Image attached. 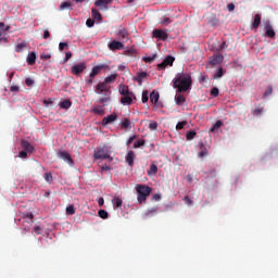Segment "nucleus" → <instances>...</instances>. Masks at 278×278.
Wrapping results in <instances>:
<instances>
[{
    "mask_svg": "<svg viewBox=\"0 0 278 278\" xmlns=\"http://www.w3.org/2000/svg\"><path fill=\"white\" fill-rule=\"evenodd\" d=\"M148 100H149L148 91H143V93H142V102H143V103H147Z\"/></svg>",
    "mask_w": 278,
    "mask_h": 278,
    "instance_id": "13d9d810",
    "label": "nucleus"
},
{
    "mask_svg": "<svg viewBox=\"0 0 278 278\" xmlns=\"http://www.w3.org/2000/svg\"><path fill=\"white\" fill-rule=\"evenodd\" d=\"M112 2V0H97L94 2V5L99 7L101 11H106L109 10V4H111Z\"/></svg>",
    "mask_w": 278,
    "mask_h": 278,
    "instance_id": "9b49d317",
    "label": "nucleus"
},
{
    "mask_svg": "<svg viewBox=\"0 0 278 278\" xmlns=\"http://www.w3.org/2000/svg\"><path fill=\"white\" fill-rule=\"evenodd\" d=\"M152 36H167V34L162 29H154Z\"/></svg>",
    "mask_w": 278,
    "mask_h": 278,
    "instance_id": "37998d69",
    "label": "nucleus"
},
{
    "mask_svg": "<svg viewBox=\"0 0 278 278\" xmlns=\"http://www.w3.org/2000/svg\"><path fill=\"white\" fill-rule=\"evenodd\" d=\"M41 227H39V226H35L34 227V231L37 233V235H40L41 233Z\"/></svg>",
    "mask_w": 278,
    "mask_h": 278,
    "instance_id": "69168bd1",
    "label": "nucleus"
},
{
    "mask_svg": "<svg viewBox=\"0 0 278 278\" xmlns=\"http://www.w3.org/2000/svg\"><path fill=\"white\" fill-rule=\"evenodd\" d=\"M197 132L194 130H190L186 134V140H194Z\"/></svg>",
    "mask_w": 278,
    "mask_h": 278,
    "instance_id": "c9c22d12",
    "label": "nucleus"
},
{
    "mask_svg": "<svg viewBox=\"0 0 278 278\" xmlns=\"http://www.w3.org/2000/svg\"><path fill=\"white\" fill-rule=\"evenodd\" d=\"M121 127L124 128V129H127V128H130V121L125 118L122 124H121Z\"/></svg>",
    "mask_w": 278,
    "mask_h": 278,
    "instance_id": "79ce46f5",
    "label": "nucleus"
},
{
    "mask_svg": "<svg viewBox=\"0 0 278 278\" xmlns=\"http://www.w3.org/2000/svg\"><path fill=\"white\" fill-rule=\"evenodd\" d=\"M225 61V56L222 53H214L212 56L208 58V65L215 67L217 65L223 64Z\"/></svg>",
    "mask_w": 278,
    "mask_h": 278,
    "instance_id": "39448f33",
    "label": "nucleus"
},
{
    "mask_svg": "<svg viewBox=\"0 0 278 278\" xmlns=\"http://www.w3.org/2000/svg\"><path fill=\"white\" fill-rule=\"evenodd\" d=\"M135 53H136V50H135L134 48H129V49L125 50V52H124V54H125L126 56H131V55H134Z\"/></svg>",
    "mask_w": 278,
    "mask_h": 278,
    "instance_id": "49530a36",
    "label": "nucleus"
},
{
    "mask_svg": "<svg viewBox=\"0 0 278 278\" xmlns=\"http://www.w3.org/2000/svg\"><path fill=\"white\" fill-rule=\"evenodd\" d=\"M186 102V98L184 96L176 97V105H182Z\"/></svg>",
    "mask_w": 278,
    "mask_h": 278,
    "instance_id": "4c0bfd02",
    "label": "nucleus"
},
{
    "mask_svg": "<svg viewBox=\"0 0 278 278\" xmlns=\"http://www.w3.org/2000/svg\"><path fill=\"white\" fill-rule=\"evenodd\" d=\"M72 105H73V103L68 99H66L60 103V108L64 109V110L71 109Z\"/></svg>",
    "mask_w": 278,
    "mask_h": 278,
    "instance_id": "bb28decb",
    "label": "nucleus"
},
{
    "mask_svg": "<svg viewBox=\"0 0 278 278\" xmlns=\"http://www.w3.org/2000/svg\"><path fill=\"white\" fill-rule=\"evenodd\" d=\"M172 83L174 89H178V92H187L192 86V76L189 73H178Z\"/></svg>",
    "mask_w": 278,
    "mask_h": 278,
    "instance_id": "f257e3e1",
    "label": "nucleus"
},
{
    "mask_svg": "<svg viewBox=\"0 0 278 278\" xmlns=\"http://www.w3.org/2000/svg\"><path fill=\"white\" fill-rule=\"evenodd\" d=\"M108 48L112 52L125 50V43L118 40H112L108 43Z\"/></svg>",
    "mask_w": 278,
    "mask_h": 278,
    "instance_id": "0eeeda50",
    "label": "nucleus"
},
{
    "mask_svg": "<svg viewBox=\"0 0 278 278\" xmlns=\"http://www.w3.org/2000/svg\"><path fill=\"white\" fill-rule=\"evenodd\" d=\"M146 77H147L146 72H139L137 73L136 81L139 83V85L141 86L142 79H144Z\"/></svg>",
    "mask_w": 278,
    "mask_h": 278,
    "instance_id": "c85d7f7f",
    "label": "nucleus"
},
{
    "mask_svg": "<svg viewBox=\"0 0 278 278\" xmlns=\"http://www.w3.org/2000/svg\"><path fill=\"white\" fill-rule=\"evenodd\" d=\"M94 92L98 94H111V85H108L105 81L98 83Z\"/></svg>",
    "mask_w": 278,
    "mask_h": 278,
    "instance_id": "423d86ee",
    "label": "nucleus"
},
{
    "mask_svg": "<svg viewBox=\"0 0 278 278\" xmlns=\"http://www.w3.org/2000/svg\"><path fill=\"white\" fill-rule=\"evenodd\" d=\"M225 49H227V41L224 39L218 40V45L215 46V50L217 53L223 52Z\"/></svg>",
    "mask_w": 278,
    "mask_h": 278,
    "instance_id": "2eb2a0df",
    "label": "nucleus"
},
{
    "mask_svg": "<svg viewBox=\"0 0 278 278\" xmlns=\"http://www.w3.org/2000/svg\"><path fill=\"white\" fill-rule=\"evenodd\" d=\"M111 100V93H104L103 98H100L97 102L100 104L108 103Z\"/></svg>",
    "mask_w": 278,
    "mask_h": 278,
    "instance_id": "c756f323",
    "label": "nucleus"
},
{
    "mask_svg": "<svg viewBox=\"0 0 278 278\" xmlns=\"http://www.w3.org/2000/svg\"><path fill=\"white\" fill-rule=\"evenodd\" d=\"M112 204L114 208H122L123 207V200H121V198H113L112 200Z\"/></svg>",
    "mask_w": 278,
    "mask_h": 278,
    "instance_id": "aec40b11",
    "label": "nucleus"
},
{
    "mask_svg": "<svg viewBox=\"0 0 278 278\" xmlns=\"http://www.w3.org/2000/svg\"><path fill=\"white\" fill-rule=\"evenodd\" d=\"M23 219H29V222L26 220V223L30 224L34 219V215L31 213L23 214Z\"/></svg>",
    "mask_w": 278,
    "mask_h": 278,
    "instance_id": "a19ab883",
    "label": "nucleus"
},
{
    "mask_svg": "<svg viewBox=\"0 0 278 278\" xmlns=\"http://www.w3.org/2000/svg\"><path fill=\"white\" fill-rule=\"evenodd\" d=\"M184 202H185V204H187L188 206L193 205V201L191 200V198H189V195H185Z\"/></svg>",
    "mask_w": 278,
    "mask_h": 278,
    "instance_id": "8fccbe9b",
    "label": "nucleus"
},
{
    "mask_svg": "<svg viewBox=\"0 0 278 278\" xmlns=\"http://www.w3.org/2000/svg\"><path fill=\"white\" fill-rule=\"evenodd\" d=\"M126 163L128 164L129 167L134 166V160H135V154L134 151H129L128 154L125 157Z\"/></svg>",
    "mask_w": 278,
    "mask_h": 278,
    "instance_id": "dca6fc26",
    "label": "nucleus"
},
{
    "mask_svg": "<svg viewBox=\"0 0 278 278\" xmlns=\"http://www.w3.org/2000/svg\"><path fill=\"white\" fill-rule=\"evenodd\" d=\"M72 59V52H66V56L64 59V62H68Z\"/></svg>",
    "mask_w": 278,
    "mask_h": 278,
    "instance_id": "e2e57ef3",
    "label": "nucleus"
},
{
    "mask_svg": "<svg viewBox=\"0 0 278 278\" xmlns=\"http://www.w3.org/2000/svg\"><path fill=\"white\" fill-rule=\"evenodd\" d=\"M11 26L0 22V36L10 34Z\"/></svg>",
    "mask_w": 278,
    "mask_h": 278,
    "instance_id": "f3484780",
    "label": "nucleus"
},
{
    "mask_svg": "<svg viewBox=\"0 0 278 278\" xmlns=\"http://www.w3.org/2000/svg\"><path fill=\"white\" fill-rule=\"evenodd\" d=\"M21 147H22V149H23L25 152H27V153H29V154L34 153V151H35L34 146L30 144L27 140H22V141H21Z\"/></svg>",
    "mask_w": 278,
    "mask_h": 278,
    "instance_id": "ddd939ff",
    "label": "nucleus"
},
{
    "mask_svg": "<svg viewBox=\"0 0 278 278\" xmlns=\"http://www.w3.org/2000/svg\"><path fill=\"white\" fill-rule=\"evenodd\" d=\"M144 144H146L144 139L138 140L137 142H135L134 149H140V147H144Z\"/></svg>",
    "mask_w": 278,
    "mask_h": 278,
    "instance_id": "ea45409f",
    "label": "nucleus"
},
{
    "mask_svg": "<svg viewBox=\"0 0 278 278\" xmlns=\"http://www.w3.org/2000/svg\"><path fill=\"white\" fill-rule=\"evenodd\" d=\"M45 180L48 182V184H52L53 181V176L51 173H46L45 174Z\"/></svg>",
    "mask_w": 278,
    "mask_h": 278,
    "instance_id": "a18cd8bd",
    "label": "nucleus"
},
{
    "mask_svg": "<svg viewBox=\"0 0 278 278\" xmlns=\"http://www.w3.org/2000/svg\"><path fill=\"white\" fill-rule=\"evenodd\" d=\"M20 157L26 159L27 157V151H20Z\"/></svg>",
    "mask_w": 278,
    "mask_h": 278,
    "instance_id": "338daca9",
    "label": "nucleus"
},
{
    "mask_svg": "<svg viewBox=\"0 0 278 278\" xmlns=\"http://www.w3.org/2000/svg\"><path fill=\"white\" fill-rule=\"evenodd\" d=\"M187 125V122H178V124H176V129L181 130L184 129V127Z\"/></svg>",
    "mask_w": 278,
    "mask_h": 278,
    "instance_id": "603ef678",
    "label": "nucleus"
},
{
    "mask_svg": "<svg viewBox=\"0 0 278 278\" xmlns=\"http://www.w3.org/2000/svg\"><path fill=\"white\" fill-rule=\"evenodd\" d=\"M91 16H92V18L98 20V21L102 20V14L97 9L91 10Z\"/></svg>",
    "mask_w": 278,
    "mask_h": 278,
    "instance_id": "cd10ccee",
    "label": "nucleus"
},
{
    "mask_svg": "<svg viewBox=\"0 0 278 278\" xmlns=\"http://www.w3.org/2000/svg\"><path fill=\"white\" fill-rule=\"evenodd\" d=\"M117 119H118V115L114 113V114H111V115H108L106 117H104L101 122V125L108 126L109 124H112Z\"/></svg>",
    "mask_w": 278,
    "mask_h": 278,
    "instance_id": "f8f14e48",
    "label": "nucleus"
},
{
    "mask_svg": "<svg viewBox=\"0 0 278 278\" xmlns=\"http://www.w3.org/2000/svg\"><path fill=\"white\" fill-rule=\"evenodd\" d=\"M117 36H127V29H125V27H119L117 30Z\"/></svg>",
    "mask_w": 278,
    "mask_h": 278,
    "instance_id": "09e8293b",
    "label": "nucleus"
},
{
    "mask_svg": "<svg viewBox=\"0 0 278 278\" xmlns=\"http://www.w3.org/2000/svg\"><path fill=\"white\" fill-rule=\"evenodd\" d=\"M58 156L64 162H66L67 164H70V166L73 167L75 165L74 160L72 159L71 154L67 151H59Z\"/></svg>",
    "mask_w": 278,
    "mask_h": 278,
    "instance_id": "6e6552de",
    "label": "nucleus"
},
{
    "mask_svg": "<svg viewBox=\"0 0 278 278\" xmlns=\"http://www.w3.org/2000/svg\"><path fill=\"white\" fill-rule=\"evenodd\" d=\"M157 126H159V124H157L156 122H151L150 125H149V128H150L151 130H156V129H157Z\"/></svg>",
    "mask_w": 278,
    "mask_h": 278,
    "instance_id": "4d7b16f0",
    "label": "nucleus"
},
{
    "mask_svg": "<svg viewBox=\"0 0 278 278\" xmlns=\"http://www.w3.org/2000/svg\"><path fill=\"white\" fill-rule=\"evenodd\" d=\"M261 22H262L261 15H260V14H256L255 17H254L253 25H252L253 28L256 29V28L260 26Z\"/></svg>",
    "mask_w": 278,
    "mask_h": 278,
    "instance_id": "7c9ffc66",
    "label": "nucleus"
},
{
    "mask_svg": "<svg viewBox=\"0 0 278 278\" xmlns=\"http://www.w3.org/2000/svg\"><path fill=\"white\" fill-rule=\"evenodd\" d=\"M223 125H224V123H223L222 121H217V122L213 125V127L210 129V131L213 132V131L219 129Z\"/></svg>",
    "mask_w": 278,
    "mask_h": 278,
    "instance_id": "f704fd0d",
    "label": "nucleus"
},
{
    "mask_svg": "<svg viewBox=\"0 0 278 278\" xmlns=\"http://www.w3.org/2000/svg\"><path fill=\"white\" fill-rule=\"evenodd\" d=\"M71 8H72V2L70 1L61 3V7H60L61 11L68 10Z\"/></svg>",
    "mask_w": 278,
    "mask_h": 278,
    "instance_id": "e433bc0d",
    "label": "nucleus"
},
{
    "mask_svg": "<svg viewBox=\"0 0 278 278\" xmlns=\"http://www.w3.org/2000/svg\"><path fill=\"white\" fill-rule=\"evenodd\" d=\"M132 93H128V96H124L121 99V103L124 105H130L132 103V99H131Z\"/></svg>",
    "mask_w": 278,
    "mask_h": 278,
    "instance_id": "a211bd4d",
    "label": "nucleus"
},
{
    "mask_svg": "<svg viewBox=\"0 0 278 278\" xmlns=\"http://www.w3.org/2000/svg\"><path fill=\"white\" fill-rule=\"evenodd\" d=\"M273 93V87H268V89H266L265 93H264V97H268Z\"/></svg>",
    "mask_w": 278,
    "mask_h": 278,
    "instance_id": "bf43d9fd",
    "label": "nucleus"
},
{
    "mask_svg": "<svg viewBox=\"0 0 278 278\" xmlns=\"http://www.w3.org/2000/svg\"><path fill=\"white\" fill-rule=\"evenodd\" d=\"M87 70V64L85 62H79L77 64H74L72 66V75L76 76V77H80L81 74Z\"/></svg>",
    "mask_w": 278,
    "mask_h": 278,
    "instance_id": "20e7f679",
    "label": "nucleus"
},
{
    "mask_svg": "<svg viewBox=\"0 0 278 278\" xmlns=\"http://www.w3.org/2000/svg\"><path fill=\"white\" fill-rule=\"evenodd\" d=\"M117 79V74L109 75L104 78V83L109 86V84H113Z\"/></svg>",
    "mask_w": 278,
    "mask_h": 278,
    "instance_id": "4be33fe9",
    "label": "nucleus"
},
{
    "mask_svg": "<svg viewBox=\"0 0 278 278\" xmlns=\"http://www.w3.org/2000/svg\"><path fill=\"white\" fill-rule=\"evenodd\" d=\"M60 50L63 51L65 48L68 47V45L66 42H60Z\"/></svg>",
    "mask_w": 278,
    "mask_h": 278,
    "instance_id": "0e129e2a",
    "label": "nucleus"
},
{
    "mask_svg": "<svg viewBox=\"0 0 278 278\" xmlns=\"http://www.w3.org/2000/svg\"><path fill=\"white\" fill-rule=\"evenodd\" d=\"M36 59H37L36 53L35 52H30L28 58H27V64L29 66H33L35 64V62H36Z\"/></svg>",
    "mask_w": 278,
    "mask_h": 278,
    "instance_id": "412c9836",
    "label": "nucleus"
},
{
    "mask_svg": "<svg viewBox=\"0 0 278 278\" xmlns=\"http://www.w3.org/2000/svg\"><path fill=\"white\" fill-rule=\"evenodd\" d=\"M98 215H99V217L102 218V219L109 218V213H108L105 210H100V211L98 212Z\"/></svg>",
    "mask_w": 278,
    "mask_h": 278,
    "instance_id": "58836bf2",
    "label": "nucleus"
},
{
    "mask_svg": "<svg viewBox=\"0 0 278 278\" xmlns=\"http://www.w3.org/2000/svg\"><path fill=\"white\" fill-rule=\"evenodd\" d=\"M263 111H264L263 108H258V109H256V110H253V111H252V114H253L254 116H260V115L263 113Z\"/></svg>",
    "mask_w": 278,
    "mask_h": 278,
    "instance_id": "3c124183",
    "label": "nucleus"
},
{
    "mask_svg": "<svg viewBox=\"0 0 278 278\" xmlns=\"http://www.w3.org/2000/svg\"><path fill=\"white\" fill-rule=\"evenodd\" d=\"M200 150H201L199 152V157L200 159H203V157L208 155V150L204 147V143L201 144Z\"/></svg>",
    "mask_w": 278,
    "mask_h": 278,
    "instance_id": "a878e982",
    "label": "nucleus"
},
{
    "mask_svg": "<svg viewBox=\"0 0 278 278\" xmlns=\"http://www.w3.org/2000/svg\"><path fill=\"white\" fill-rule=\"evenodd\" d=\"M106 68L105 64L96 65L91 68L89 73V78H96L103 70Z\"/></svg>",
    "mask_w": 278,
    "mask_h": 278,
    "instance_id": "1a4fd4ad",
    "label": "nucleus"
},
{
    "mask_svg": "<svg viewBox=\"0 0 278 278\" xmlns=\"http://www.w3.org/2000/svg\"><path fill=\"white\" fill-rule=\"evenodd\" d=\"M156 59V54H153L152 56H143L142 61L148 64H152L154 60Z\"/></svg>",
    "mask_w": 278,
    "mask_h": 278,
    "instance_id": "473e14b6",
    "label": "nucleus"
},
{
    "mask_svg": "<svg viewBox=\"0 0 278 278\" xmlns=\"http://www.w3.org/2000/svg\"><path fill=\"white\" fill-rule=\"evenodd\" d=\"M93 157L94 160H113L111 157V150L105 144H100L98 148L94 149Z\"/></svg>",
    "mask_w": 278,
    "mask_h": 278,
    "instance_id": "f03ea898",
    "label": "nucleus"
},
{
    "mask_svg": "<svg viewBox=\"0 0 278 278\" xmlns=\"http://www.w3.org/2000/svg\"><path fill=\"white\" fill-rule=\"evenodd\" d=\"M228 11L233 12L236 10V5L233 3H230L227 5Z\"/></svg>",
    "mask_w": 278,
    "mask_h": 278,
    "instance_id": "680f3d73",
    "label": "nucleus"
},
{
    "mask_svg": "<svg viewBox=\"0 0 278 278\" xmlns=\"http://www.w3.org/2000/svg\"><path fill=\"white\" fill-rule=\"evenodd\" d=\"M211 96L213 98H217L219 96V89L218 87H213V89H211Z\"/></svg>",
    "mask_w": 278,
    "mask_h": 278,
    "instance_id": "c03bdc74",
    "label": "nucleus"
},
{
    "mask_svg": "<svg viewBox=\"0 0 278 278\" xmlns=\"http://www.w3.org/2000/svg\"><path fill=\"white\" fill-rule=\"evenodd\" d=\"M25 84H26L27 87H31V86H34L35 80L29 78V77H27L26 80H25Z\"/></svg>",
    "mask_w": 278,
    "mask_h": 278,
    "instance_id": "6e6d98bb",
    "label": "nucleus"
},
{
    "mask_svg": "<svg viewBox=\"0 0 278 278\" xmlns=\"http://www.w3.org/2000/svg\"><path fill=\"white\" fill-rule=\"evenodd\" d=\"M92 112L98 114V115H104L105 114V111H104L103 106H94L92 109Z\"/></svg>",
    "mask_w": 278,
    "mask_h": 278,
    "instance_id": "2f4dec72",
    "label": "nucleus"
},
{
    "mask_svg": "<svg viewBox=\"0 0 278 278\" xmlns=\"http://www.w3.org/2000/svg\"><path fill=\"white\" fill-rule=\"evenodd\" d=\"M224 75H225L224 68H223V67H218V68L216 70V73L214 74L213 78H214V79H219V78H223Z\"/></svg>",
    "mask_w": 278,
    "mask_h": 278,
    "instance_id": "393cba45",
    "label": "nucleus"
},
{
    "mask_svg": "<svg viewBox=\"0 0 278 278\" xmlns=\"http://www.w3.org/2000/svg\"><path fill=\"white\" fill-rule=\"evenodd\" d=\"M173 21L169 17H163L161 21V24L167 26L168 24H170Z\"/></svg>",
    "mask_w": 278,
    "mask_h": 278,
    "instance_id": "5fc2aeb1",
    "label": "nucleus"
},
{
    "mask_svg": "<svg viewBox=\"0 0 278 278\" xmlns=\"http://www.w3.org/2000/svg\"><path fill=\"white\" fill-rule=\"evenodd\" d=\"M119 93L122 96L132 94L131 91H129V87H127V85H119Z\"/></svg>",
    "mask_w": 278,
    "mask_h": 278,
    "instance_id": "6ab92c4d",
    "label": "nucleus"
},
{
    "mask_svg": "<svg viewBox=\"0 0 278 278\" xmlns=\"http://www.w3.org/2000/svg\"><path fill=\"white\" fill-rule=\"evenodd\" d=\"M86 25H87L88 27H92V26L94 25V20L88 18V20L86 21Z\"/></svg>",
    "mask_w": 278,
    "mask_h": 278,
    "instance_id": "052dcab7",
    "label": "nucleus"
},
{
    "mask_svg": "<svg viewBox=\"0 0 278 278\" xmlns=\"http://www.w3.org/2000/svg\"><path fill=\"white\" fill-rule=\"evenodd\" d=\"M265 36H276V33L269 21L265 23Z\"/></svg>",
    "mask_w": 278,
    "mask_h": 278,
    "instance_id": "4468645a",
    "label": "nucleus"
},
{
    "mask_svg": "<svg viewBox=\"0 0 278 278\" xmlns=\"http://www.w3.org/2000/svg\"><path fill=\"white\" fill-rule=\"evenodd\" d=\"M25 49H26V43L25 42H21V43L16 45L15 52L21 53Z\"/></svg>",
    "mask_w": 278,
    "mask_h": 278,
    "instance_id": "72a5a7b5",
    "label": "nucleus"
},
{
    "mask_svg": "<svg viewBox=\"0 0 278 278\" xmlns=\"http://www.w3.org/2000/svg\"><path fill=\"white\" fill-rule=\"evenodd\" d=\"M175 62V58L172 55H168L162 63L157 65L159 70H165L167 66H173Z\"/></svg>",
    "mask_w": 278,
    "mask_h": 278,
    "instance_id": "9d476101",
    "label": "nucleus"
},
{
    "mask_svg": "<svg viewBox=\"0 0 278 278\" xmlns=\"http://www.w3.org/2000/svg\"><path fill=\"white\" fill-rule=\"evenodd\" d=\"M10 91L17 92L18 91V86L13 85L12 87H10Z\"/></svg>",
    "mask_w": 278,
    "mask_h": 278,
    "instance_id": "774afa93",
    "label": "nucleus"
},
{
    "mask_svg": "<svg viewBox=\"0 0 278 278\" xmlns=\"http://www.w3.org/2000/svg\"><path fill=\"white\" fill-rule=\"evenodd\" d=\"M157 172H159L157 165L156 164H152L150 169H148V175L150 177H152V176H155L157 174Z\"/></svg>",
    "mask_w": 278,
    "mask_h": 278,
    "instance_id": "b1692460",
    "label": "nucleus"
},
{
    "mask_svg": "<svg viewBox=\"0 0 278 278\" xmlns=\"http://www.w3.org/2000/svg\"><path fill=\"white\" fill-rule=\"evenodd\" d=\"M206 81H208V76H206V75H200V77H199V83H200V84H204V83H206Z\"/></svg>",
    "mask_w": 278,
    "mask_h": 278,
    "instance_id": "864d4df0",
    "label": "nucleus"
},
{
    "mask_svg": "<svg viewBox=\"0 0 278 278\" xmlns=\"http://www.w3.org/2000/svg\"><path fill=\"white\" fill-rule=\"evenodd\" d=\"M67 215H74L76 213L74 205H70L66 208Z\"/></svg>",
    "mask_w": 278,
    "mask_h": 278,
    "instance_id": "de8ad7c7",
    "label": "nucleus"
},
{
    "mask_svg": "<svg viewBox=\"0 0 278 278\" xmlns=\"http://www.w3.org/2000/svg\"><path fill=\"white\" fill-rule=\"evenodd\" d=\"M136 191L138 194L137 200L140 204H142L143 202H146L147 198L150 195L152 188L147 185L138 184L136 186Z\"/></svg>",
    "mask_w": 278,
    "mask_h": 278,
    "instance_id": "7ed1b4c3",
    "label": "nucleus"
},
{
    "mask_svg": "<svg viewBox=\"0 0 278 278\" xmlns=\"http://www.w3.org/2000/svg\"><path fill=\"white\" fill-rule=\"evenodd\" d=\"M160 99V93L159 91H152V93L150 94V101L153 103V104H156L157 101Z\"/></svg>",
    "mask_w": 278,
    "mask_h": 278,
    "instance_id": "5701e85b",
    "label": "nucleus"
}]
</instances>
